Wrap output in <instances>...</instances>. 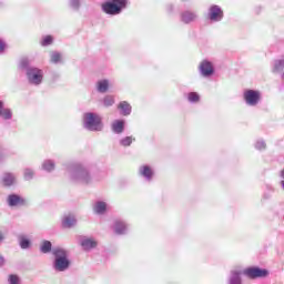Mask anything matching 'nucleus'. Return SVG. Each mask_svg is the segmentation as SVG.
<instances>
[{
	"label": "nucleus",
	"mask_w": 284,
	"mask_h": 284,
	"mask_svg": "<svg viewBox=\"0 0 284 284\" xmlns=\"http://www.w3.org/2000/svg\"><path fill=\"white\" fill-rule=\"evenodd\" d=\"M36 172L32 168H24L23 169V179L24 181H32L34 179Z\"/></svg>",
	"instance_id": "27"
},
{
	"label": "nucleus",
	"mask_w": 284,
	"mask_h": 284,
	"mask_svg": "<svg viewBox=\"0 0 284 284\" xmlns=\"http://www.w3.org/2000/svg\"><path fill=\"white\" fill-rule=\"evenodd\" d=\"M59 79H61V73H59V72H53V73L51 74V81H52V83H57V81H59Z\"/></svg>",
	"instance_id": "36"
},
{
	"label": "nucleus",
	"mask_w": 284,
	"mask_h": 284,
	"mask_svg": "<svg viewBox=\"0 0 284 284\" xmlns=\"http://www.w3.org/2000/svg\"><path fill=\"white\" fill-rule=\"evenodd\" d=\"M243 270H231L229 284H243L242 274Z\"/></svg>",
	"instance_id": "17"
},
{
	"label": "nucleus",
	"mask_w": 284,
	"mask_h": 284,
	"mask_svg": "<svg viewBox=\"0 0 284 284\" xmlns=\"http://www.w3.org/2000/svg\"><path fill=\"white\" fill-rule=\"evenodd\" d=\"M7 49H8V43H6V40L0 38V55L6 54Z\"/></svg>",
	"instance_id": "34"
},
{
	"label": "nucleus",
	"mask_w": 284,
	"mask_h": 284,
	"mask_svg": "<svg viewBox=\"0 0 284 284\" xmlns=\"http://www.w3.org/2000/svg\"><path fill=\"white\" fill-rule=\"evenodd\" d=\"M104 105H108V98H104Z\"/></svg>",
	"instance_id": "45"
},
{
	"label": "nucleus",
	"mask_w": 284,
	"mask_h": 284,
	"mask_svg": "<svg viewBox=\"0 0 284 284\" xmlns=\"http://www.w3.org/2000/svg\"><path fill=\"white\" fill-rule=\"evenodd\" d=\"M255 149H258V151L266 149V142L264 140H257V142H255Z\"/></svg>",
	"instance_id": "35"
},
{
	"label": "nucleus",
	"mask_w": 284,
	"mask_h": 284,
	"mask_svg": "<svg viewBox=\"0 0 284 284\" xmlns=\"http://www.w3.org/2000/svg\"><path fill=\"white\" fill-rule=\"evenodd\" d=\"M135 141V138L133 135H126L125 138H122L120 140L121 146H131L132 142Z\"/></svg>",
	"instance_id": "31"
},
{
	"label": "nucleus",
	"mask_w": 284,
	"mask_h": 284,
	"mask_svg": "<svg viewBox=\"0 0 284 284\" xmlns=\"http://www.w3.org/2000/svg\"><path fill=\"white\" fill-rule=\"evenodd\" d=\"M272 192H274V189H271Z\"/></svg>",
	"instance_id": "48"
},
{
	"label": "nucleus",
	"mask_w": 284,
	"mask_h": 284,
	"mask_svg": "<svg viewBox=\"0 0 284 284\" xmlns=\"http://www.w3.org/2000/svg\"><path fill=\"white\" fill-rule=\"evenodd\" d=\"M273 73L274 74H281V77H283V74H284V59H280L277 61H274V63H273Z\"/></svg>",
	"instance_id": "22"
},
{
	"label": "nucleus",
	"mask_w": 284,
	"mask_h": 284,
	"mask_svg": "<svg viewBox=\"0 0 284 284\" xmlns=\"http://www.w3.org/2000/svg\"><path fill=\"white\" fill-rule=\"evenodd\" d=\"M174 10V6L172 3H168L166 6V12L172 13Z\"/></svg>",
	"instance_id": "38"
},
{
	"label": "nucleus",
	"mask_w": 284,
	"mask_h": 284,
	"mask_svg": "<svg viewBox=\"0 0 284 284\" xmlns=\"http://www.w3.org/2000/svg\"><path fill=\"white\" fill-rule=\"evenodd\" d=\"M3 241H6V235H3V233H0V243H3Z\"/></svg>",
	"instance_id": "43"
},
{
	"label": "nucleus",
	"mask_w": 284,
	"mask_h": 284,
	"mask_svg": "<svg viewBox=\"0 0 284 284\" xmlns=\"http://www.w3.org/2000/svg\"><path fill=\"white\" fill-rule=\"evenodd\" d=\"M111 229L115 234H128V232L131 230V226L124 220H115Z\"/></svg>",
	"instance_id": "9"
},
{
	"label": "nucleus",
	"mask_w": 284,
	"mask_h": 284,
	"mask_svg": "<svg viewBox=\"0 0 284 284\" xmlns=\"http://www.w3.org/2000/svg\"><path fill=\"white\" fill-rule=\"evenodd\" d=\"M82 125L88 132H101L103 130V118L95 112H87L82 116Z\"/></svg>",
	"instance_id": "4"
},
{
	"label": "nucleus",
	"mask_w": 284,
	"mask_h": 284,
	"mask_svg": "<svg viewBox=\"0 0 284 284\" xmlns=\"http://www.w3.org/2000/svg\"><path fill=\"white\" fill-rule=\"evenodd\" d=\"M9 284H21V278H19V275L17 274H10L8 277Z\"/></svg>",
	"instance_id": "32"
},
{
	"label": "nucleus",
	"mask_w": 284,
	"mask_h": 284,
	"mask_svg": "<svg viewBox=\"0 0 284 284\" xmlns=\"http://www.w3.org/2000/svg\"><path fill=\"white\" fill-rule=\"evenodd\" d=\"M2 265H6V258L0 255V267H2Z\"/></svg>",
	"instance_id": "41"
},
{
	"label": "nucleus",
	"mask_w": 284,
	"mask_h": 284,
	"mask_svg": "<svg viewBox=\"0 0 284 284\" xmlns=\"http://www.w3.org/2000/svg\"><path fill=\"white\" fill-rule=\"evenodd\" d=\"M197 19H199V14L193 10H184L180 14V21H182V23H185V24L195 23Z\"/></svg>",
	"instance_id": "10"
},
{
	"label": "nucleus",
	"mask_w": 284,
	"mask_h": 284,
	"mask_svg": "<svg viewBox=\"0 0 284 284\" xmlns=\"http://www.w3.org/2000/svg\"><path fill=\"white\" fill-rule=\"evenodd\" d=\"M53 42L54 38L52 36H44L40 41V45H42V48H48V45H52Z\"/></svg>",
	"instance_id": "29"
},
{
	"label": "nucleus",
	"mask_w": 284,
	"mask_h": 284,
	"mask_svg": "<svg viewBox=\"0 0 284 284\" xmlns=\"http://www.w3.org/2000/svg\"><path fill=\"white\" fill-rule=\"evenodd\" d=\"M16 181L17 176L13 173H4L2 176V185H4V187H12Z\"/></svg>",
	"instance_id": "20"
},
{
	"label": "nucleus",
	"mask_w": 284,
	"mask_h": 284,
	"mask_svg": "<svg viewBox=\"0 0 284 284\" xmlns=\"http://www.w3.org/2000/svg\"><path fill=\"white\" fill-rule=\"evenodd\" d=\"M7 204L9 205V207H27L28 199L17 193H12L8 195Z\"/></svg>",
	"instance_id": "7"
},
{
	"label": "nucleus",
	"mask_w": 284,
	"mask_h": 284,
	"mask_svg": "<svg viewBox=\"0 0 284 284\" xmlns=\"http://www.w3.org/2000/svg\"><path fill=\"white\" fill-rule=\"evenodd\" d=\"M129 0H109V14H121L128 8Z\"/></svg>",
	"instance_id": "6"
},
{
	"label": "nucleus",
	"mask_w": 284,
	"mask_h": 284,
	"mask_svg": "<svg viewBox=\"0 0 284 284\" xmlns=\"http://www.w3.org/2000/svg\"><path fill=\"white\" fill-rule=\"evenodd\" d=\"M282 81L284 82V73H282Z\"/></svg>",
	"instance_id": "47"
},
{
	"label": "nucleus",
	"mask_w": 284,
	"mask_h": 284,
	"mask_svg": "<svg viewBox=\"0 0 284 284\" xmlns=\"http://www.w3.org/2000/svg\"><path fill=\"white\" fill-rule=\"evenodd\" d=\"M102 12H105V14H108V1H104L102 3Z\"/></svg>",
	"instance_id": "39"
},
{
	"label": "nucleus",
	"mask_w": 284,
	"mask_h": 284,
	"mask_svg": "<svg viewBox=\"0 0 284 284\" xmlns=\"http://www.w3.org/2000/svg\"><path fill=\"white\" fill-rule=\"evenodd\" d=\"M12 116H14V114L12 113V109L6 108V102H3V100H0V119L8 122L12 121Z\"/></svg>",
	"instance_id": "12"
},
{
	"label": "nucleus",
	"mask_w": 284,
	"mask_h": 284,
	"mask_svg": "<svg viewBox=\"0 0 284 284\" xmlns=\"http://www.w3.org/2000/svg\"><path fill=\"white\" fill-rule=\"evenodd\" d=\"M69 179L73 183H80V185H90L92 183V173L90 169L81 163L70 164L68 166Z\"/></svg>",
	"instance_id": "1"
},
{
	"label": "nucleus",
	"mask_w": 284,
	"mask_h": 284,
	"mask_svg": "<svg viewBox=\"0 0 284 284\" xmlns=\"http://www.w3.org/2000/svg\"><path fill=\"white\" fill-rule=\"evenodd\" d=\"M81 3H83V0H69V8L74 12H79L81 10Z\"/></svg>",
	"instance_id": "28"
},
{
	"label": "nucleus",
	"mask_w": 284,
	"mask_h": 284,
	"mask_svg": "<svg viewBox=\"0 0 284 284\" xmlns=\"http://www.w3.org/2000/svg\"><path fill=\"white\" fill-rule=\"evenodd\" d=\"M243 274H245L250 278H257L267 276L268 270L262 267H246L245 270H243Z\"/></svg>",
	"instance_id": "8"
},
{
	"label": "nucleus",
	"mask_w": 284,
	"mask_h": 284,
	"mask_svg": "<svg viewBox=\"0 0 284 284\" xmlns=\"http://www.w3.org/2000/svg\"><path fill=\"white\" fill-rule=\"evenodd\" d=\"M50 61L54 65H58V63H63V54L58 51H51L50 52Z\"/></svg>",
	"instance_id": "24"
},
{
	"label": "nucleus",
	"mask_w": 284,
	"mask_h": 284,
	"mask_svg": "<svg viewBox=\"0 0 284 284\" xmlns=\"http://www.w3.org/2000/svg\"><path fill=\"white\" fill-rule=\"evenodd\" d=\"M125 129V120H113L111 123V130L113 133H123Z\"/></svg>",
	"instance_id": "21"
},
{
	"label": "nucleus",
	"mask_w": 284,
	"mask_h": 284,
	"mask_svg": "<svg viewBox=\"0 0 284 284\" xmlns=\"http://www.w3.org/2000/svg\"><path fill=\"white\" fill-rule=\"evenodd\" d=\"M272 197V193H264V200H270Z\"/></svg>",
	"instance_id": "42"
},
{
	"label": "nucleus",
	"mask_w": 284,
	"mask_h": 284,
	"mask_svg": "<svg viewBox=\"0 0 284 284\" xmlns=\"http://www.w3.org/2000/svg\"><path fill=\"white\" fill-rule=\"evenodd\" d=\"M97 92L100 94H105L108 92V80H100L97 82Z\"/></svg>",
	"instance_id": "26"
},
{
	"label": "nucleus",
	"mask_w": 284,
	"mask_h": 284,
	"mask_svg": "<svg viewBox=\"0 0 284 284\" xmlns=\"http://www.w3.org/2000/svg\"><path fill=\"white\" fill-rule=\"evenodd\" d=\"M10 156V152L6 149H0V159H6Z\"/></svg>",
	"instance_id": "37"
},
{
	"label": "nucleus",
	"mask_w": 284,
	"mask_h": 284,
	"mask_svg": "<svg viewBox=\"0 0 284 284\" xmlns=\"http://www.w3.org/2000/svg\"><path fill=\"white\" fill-rule=\"evenodd\" d=\"M77 225V217L73 214H67L62 217V227L70 230Z\"/></svg>",
	"instance_id": "18"
},
{
	"label": "nucleus",
	"mask_w": 284,
	"mask_h": 284,
	"mask_svg": "<svg viewBox=\"0 0 284 284\" xmlns=\"http://www.w3.org/2000/svg\"><path fill=\"white\" fill-rule=\"evenodd\" d=\"M92 212L97 216H103L108 212V204L103 201H97L92 204Z\"/></svg>",
	"instance_id": "14"
},
{
	"label": "nucleus",
	"mask_w": 284,
	"mask_h": 284,
	"mask_svg": "<svg viewBox=\"0 0 284 284\" xmlns=\"http://www.w3.org/2000/svg\"><path fill=\"white\" fill-rule=\"evenodd\" d=\"M41 168L44 172H54L57 163L54 162V160H44L41 164Z\"/></svg>",
	"instance_id": "23"
},
{
	"label": "nucleus",
	"mask_w": 284,
	"mask_h": 284,
	"mask_svg": "<svg viewBox=\"0 0 284 284\" xmlns=\"http://www.w3.org/2000/svg\"><path fill=\"white\" fill-rule=\"evenodd\" d=\"M281 184H282V187L284 189V179L282 180Z\"/></svg>",
	"instance_id": "46"
},
{
	"label": "nucleus",
	"mask_w": 284,
	"mask_h": 284,
	"mask_svg": "<svg viewBox=\"0 0 284 284\" xmlns=\"http://www.w3.org/2000/svg\"><path fill=\"white\" fill-rule=\"evenodd\" d=\"M19 245H20L21 250H29L30 245H32V242H30V240L27 239L26 236H20Z\"/></svg>",
	"instance_id": "30"
},
{
	"label": "nucleus",
	"mask_w": 284,
	"mask_h": 284,
	"mask_svg": "<svg viewBox=\"0 0 284 284\" xmlns=\"http://www.w3.org/2000/svg\"><path fill=\"white\" fill-rule=\"evenodd\" d=\"M139 174L146 180V182H152L154 178V169L150 166L149 164H144L143 166H140Z\"/></svg>",
	"instance_id": "13"
},
{
	"label": "nucleus",
	"mask_w": 284,
	"mask_h": 284,
	"mask_svg": "<svg viewBox=\"0 0 284 284\" xmlns=\"http://www.w3.org/2000/svg\"><path fill=\"white\" fill-rule=\"evenodd\" d=\"M80 245L84 252H90V250H94V247H97L98 243L92 237L82 236L80 239Z\"/></svg>",
	"instance_id": "15"
},
{
	"label": "nucleus",
	"mask_w": 284,
	"mask_h": 284,
	"mask_svg": "<svg viewBox=\"0 0 284 284\" xmlns=\"http://www.w3.org/2000/svg\"><path fill=\"white\" fill-rule=\"evenodd\" d=\"M243 98L250 106H256L261 101L262 93L257 89H246L243 93Z\"/></svg>",
	"instance_id": "5"
},
{
	"label": "nucleus",
	"mask_w": 284,
	"mask_h": 284,
	"mask_svg": "<svg viewBox=\"0 0 284 284\" xmlns=\"http://www.w3.org/2000/svg\"><path fill=\"white\" fill-rule=\"evenodd\" d=\"M115 100L113 95H109V106L114 104Z\"/></svg>",
	"instance_id": "40"
},
{
	"label": "nucleus",
	"mask_w": 284,
	"mask_h": 284,
	"mask_svg": "<svg viewBox=\"0 0 284 284\" xmlns=\"http://www.w3.org/2000/svg\"><path fill=\"white\" fill-rule=\"evenodd\" d=\"M54 248H52V242H50V241H48V240H44V241H42V243H41V245H40V252L42 253V254H50V252H51V254H52V251H53Z\"/></svg>",
	"instance_id": "25"
},
{
	"label": "nucleus",
	"mask_w": 284,
	"mask_h": 284,
	"mask_svg": "<svg viewBox=\"0 0 284 284\" xmlns=\"http://www.w3.org/2000/svg\"><path fill=\"white\" fill-rule=\"evenodd\" d=\"M200 72L202 77H213L214 65L210 61H202L200 64Z\"/></svg>",
	"instance_id": "16"
},
{
	"label": "nucleus",
	"mask_w": 284,
	"mask_h": 284,
	"mask_svg": "<svg viewBox=\"0 0 284 284\" xmlns=\"http://www.w3.org/2000/svg\"><path fill=\"white\" fill-rule=\"evenodd\" d=\"M210 21H222L224 17V12L220 6H211L207 14Z\"/></svg>",
	"instance_id": "11"
},
{
	"label": "nucleus",
	"mask_w": 284,
	"mask_h": 284,
	"mask_svg": "<svg viewBox=\"0 0 284 284\" xmlns=\"http://www.w3.org/2000/svg\"><path fill=\"white\" fill-rule=\"evenodd\" d=\"M187 98L189 102H199L200 100V95L196 91H190Z\"/></svg>",
	"instance_id": "33"
},
{
	"label": "nucleus",
	"mask_w": 284,
	"mask_h": 284,
	"mask_svg": "<svg viewBox=\"0 0 284 284\" xmlns=\"http://www.w3.org/2000/svg\"><path fill=\"white\" fill-rule=\"evenodd\" d=\"M118 109L122 115H130L132 113V105L126 100L119 102Z\"/></svg>",
	"instance_id": "19"
},
{
	"label": "nucleus",
	"mask_w": 284,
	"mask_h": 284,
	"mask_svg": "<svg viewBox=\"0 0 284 284\" xmlns=\"http://www.w3.org/2000/svg\"><path fill=\"white\" fill-rule=\"evenodd\" d=\"M21 72H26L27 81L30 85H41L43 83V71L34 65L30 64V60L22 59L18 64Z\"/></svg>",
	"instance_id": "2"
},
{
	"label": "nucleus",
	"mask_w": 284,
	"mask_h": 284,
	"mask_svg": "<svg viewBox=\"0 0 284 284\" xmlns=\"http://www.w3.org/2000/svg\"><path fill=\"white\" fill-rule=\"evenodd\" d=\"M53 263L52 267L54 272H68L70 270V257L68 254V250L55 246L52 250Z\"/></svg>",
	"instance_id": "3"
},
{
	"label": "nucleus",
	"mask_w": 284,
	"mask_h": 284,
	"mask_svg": "<svg viewBox=\"0 0 284 284\" xmlns=\"http://www.w3.org/2000/svg\"><path fill=\"white\" fill-rule=\"evenodd\" d=\"M281 178L284 179V169L281 171Z\"/></svg>",
	"instance_id": "44"
}]
</instances>
